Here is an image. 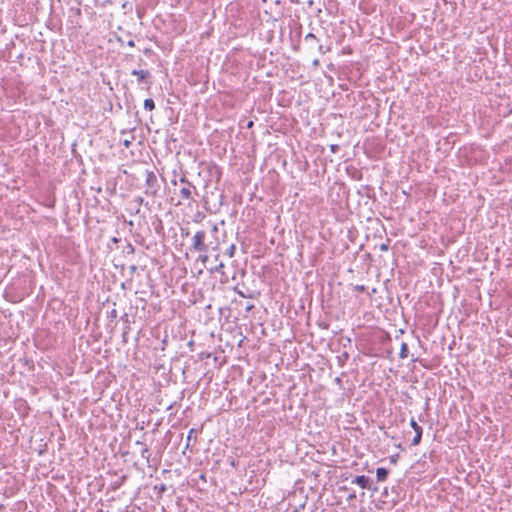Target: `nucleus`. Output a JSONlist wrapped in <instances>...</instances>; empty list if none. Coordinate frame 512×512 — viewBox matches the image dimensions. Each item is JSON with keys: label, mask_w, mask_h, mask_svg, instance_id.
Listing matches in <instances>:
<instances>
[{"label": "nucleus", "mask_w": 512, "mask_h": 512, "mask_svg": "<svg viewBox=\"0 0 512 512\" xmlns=\"http://www.w3.org/2000/svg\"><path fill=\"white\" fill-rule=\"evenodd\" d=\"M178 183L181 184V188L179 189L181 200L187 201L188 204L195 202L194 195L198 196L196 187L185 176L180 177L178 181L175 179L172 180V185L176 186Z\"/></svg>", "instance_id": "f257e3e1"}, {"label": "nucleus", "mask_w": 512, "mask_h": 512, "mask_svg": "<svg viewBox=\"0 0 512 512\" xmlns=\"http://www.w3.org/2000/svg\"><path fill=\"white\" fill-rule=\"evenodd\" d=\"M205 239L206 231H197L193 236V243L190 247V250L194 252L206 253L208 251V245L205 243Z\"/></svg>", "instance_id": "f03ea898"}, {"label": "nucleus", "mask_w": 512, "mask_h": 512, "mask_svg": "<svg viewBox=\"0 0 512 512\" xmlns=\"http://www.w3.org/2000/svg\"><path fill=\"white\" fill-rule=\"evenodd\" d=\"M145 184V194L149 196H155L159 190V185L157 176L153 171H146Z\"/></svg>", "instance_id": "7ed1b4c3"}, {"label": "nucleus", "mask_w": 512, "mask_h": 512, "mask_svg": "<svg viewBox=\"0 0 512 512\" xmlns=\"http://www.w3.org/2000/svg\"><path fill=\"white\" fill-rule=\"evenodd\" d=\"M410 426L414 430V433H416L412 440L411 445L417 446L421 442L423 429L420 425H418V423L415 421L414 418L410 419Z\"/></svg>", "instance_id": "20e7f679"}, {"label": "nucleus", "mask_w": 512, "mask_h": 512, "mask_svg": "<svg viewBox=\"0 0 512 512\" xmlns=\"http://www.w3.org/2000/svg\"><path fill=\"white\" fill-rule=\"evenodd\" d=\"M131 74L137 77V82L139 84L144 82L146 79H148L151 76V74L148 70L134 69V70H132Z\"/></svg>", "instance_id": "39448f33"}, {"label": "nucleus", "mask_w": 512, "mask_h": 512, "mask_svg": "<svg viewBox=\"0 0 512 512\" xmlns=\"http://www.w3.org/2000/svg\"><path fill=\"white\" fill-rule=\"evenodd\" d=\"M352 483L357 484L359 487L363 489L369 488L370 478L365 475H359L354 478Z\"/></svg>", "instance_id": "423d86ee"}, {"label": "nucleus", "mask_w": 512, "mask_h": 512, "mask_svg": "<svg viewBox=\"0 0 512 512\" xmlns=\"http://www.w3.org/2000/svg\"><path fill=\"white\" fill-rule=\"evenodd\" d=\"M136 444H137V445H141V446L143 447V448H142V450H141V452H140V455H141V457H142L143 459H145V460H146V462H147V463H149V462H150V451H149V449H148L147 445H146V444H144V443H143V442H141V441H137V442H136Z\"/></svg>", "instance_id": "0eeeda50"}, {"label": "nucleus", "mask_w": 512, "mask_h": 512, "mask_svg": "<svg viewBox=\"0 0 512 512\" xmlns=\"http://www.w3.org/2000/svg\"><path fill=\"white\" fill-rule=\"evenodd\" d=\"M389 475V470L384 467H379L376 469V477L378 481H385Z\"/></svg>", "instance_id": "6e6552de"}, {"label": "nucleus", "mask_w": 512, "mask_h": 512, "mask_svg": "<svg viewBox=\"0 0 512 512\" xmlns=\"http://www.w3.org/2000/svg\"><path fill=\"white\" fill-rule=\"evenodd\" d=\"M144 108L146 110L152 111L155 109V102L151 98H147L144 100Z\"/></svg>", "instance_id": "1a4fd4ad"}, {"label": "nucleus", "mask_w": 512, "mask_h": 512, "mask_svg": "<svg viewBox=\"0 0 512 512\" xmlns=\"http://www.w3.org/2000/svg\"><path fill=\"white\" fill-rule=\"evenodd\" d=\"M399 356H400L401 359H405V358L408 357V345H407V343L403 342L401 344Z\"/></svg>", "instance_id": "9d476101"}, {"label": "nucleus", "mask_w": 512, "mask_h": 512, "mask_svg": "<svg viewBox=\"0 0 512 512\" xmlns=\"http://www.w3.org/2000/svg\"><path fill=\"white\" fill-rule=\"evenodd\" d=\"M340 366H343L345 362L349 359V354L347 352H343L340 356L337 357Z\"/></svg>", "instance_id": "9b49d317"}, {"label": "nucleus", "mask_w": 512, "mask_h": 512, "mask_svg": "<svg viewBox=\"0 0 512 512\" xmlns=\"http://www.w3.org/2000/svg\"><path fill=\"white\" fill-rule=\"evenodd\" d=\"M236 251V245L231 244L228 249L226 250L225 254L228 255L230 258L234 257Z\"/></svg>", "instance_id": "f8f14e48"}, {"label": "nucleus", "mask_w": 512, "mask_h": 512, "mask_svg": "<svg viewBox=\"0 0 512 512\" xmlns=\"http://www.w3.org/2000/svg\"><path fill=\"white\" fill-rule=\"evenodd\" d=\"M196 429L192 428L190 429L189 433H188V436H187V443H186V449L189 448V445H190V441L193 437V435L196 433Z\"/></svg>", "instance_id": "ddd939ff"}, {"label": "nucleus", "mask_w": 512, "mask_h": 512, "mask_svg": "<svg viewBox=\"0 0 512 512\" xmlns=\"http://www.w3.org/2000/svg\"><path fill=\"white\" fill-rule=\"evenodd\" d=\"M124 251L127 253V254H134L135 253V247L131 244V243H127Z\"/></svg>", "instance_id": "4468645a"}, {"label": "nucleus", "mask_w": 512, "mask_h": 512, "mask_svg": "<svg viewBox=\"0 0 512 512\" xmlns=\"http://www.w3.org/2000/svg\"><path fill=\"white\" fill-rule=\"evenodd\" d=\"M304 39L306 42L317 41V37L313 33H308Z\"/></svg>", "instance_id": "2eb2a0df"}, {"label": "nucleus", "mask_w": 512, "mask_h": 512, "mask_svg": "<svg viewBox=\"0 0 512 512\" xmlns=\"http://www.w3.org/2000/svg\"><path fill=\"white\" fill-rule=\"evenodd\" d=\"M135 201H136V203H137V205H138V206L142 205V204H143V202H144L143 198H142V197H140V196H139V197H137V198L135 199ZM138 212H139V207H137V209H136V213H138Z\"/></svg>", "instance_id": "dca6fc26"}, {"label": "nucleus", "mask_w": 512, "mask_h": 512, "mask_svg": "<svg viewBox=\"0 0 512 512\" xmlns=\"http://www.w3.org/2000/svg\"><path fill=\"white\" fill-rule=\"evenodd\" d=\"M355 291L357 292H365L366 291V287L364 285H356L354 287Z\"/></svg>", "instance_id": "f3484780"}, {"label": "nucleus", "mask_w": 512, "mask_h": 512, "mask_svg": "<svg viewBox=\"0 0 512 512\" xmlns=\"http://www.w3.org/2000/svg\"><path fill=\"white\" fill-rule=\"evenodd\" d=\"M330 150H331V152H332V153H336V152H338V150H339V145H337V144H332V145H330Z\"/></svg>", "instance_id": "a211bd4d"}, {"label": "nucleus", "mask_w": 512, "mask_h": 512, "mask_svg": "<svg viewBox=\"0 0 512 512\" xmlns=\"http://www.w3.org/2000/svg\"><path fill=\"white\" fill-rule=\"evenodd\" d=\"M388 249H389V244L388 243H382L380 245V250L381 251L386 252V251H388Z\"/></svg>", "instance_id": "6ab92c4d"}, {"label": "nucleus", "mask_w": 512, "mask_h": 512, "mask_svg": "<svg viewBox=\"0 0 512 512\" xmlns=\"http://www.w3.org/2000/svg\"><path fill=\"white\" fill-rule=\"evenodd\" d=\"M328 50H329V48H328V49H324L323 45H321V44H320V45H318V51H319V53H321V54H325Z\"/></svg>", "instance_id": "aec40b11"}, {"label": "nucleus", "mask_w": 512, "mask_h": 512, "mask_svg": "<svg viewBox=\"0 0 512 512\" xmlns=\"http://www.w3.org/2000/svg\"><path fill=\"white\" fill-rule=\"evenodd\" d=\"M235 291L237 292V294L240 296V297H243V298H246V297H251V295L247 296L243 293V291H240L238 290L237 288H235Z\"/></svg>", "instance_id": "412c9836"}, {"label": "nucleus", "mask_w": 512, "mask_h": 512, "mask_svg": "<svg viewBox=\"0 0 512 512\" xmlns=\"http://www.w3.org/2000/svg\"><path fill=\"white\" fill-rule=\"evenodd\" d=\"M110 317L113 318V319L117 317V310L116 309H112L111 310Z\"/></svg>", "instance_id": "4be33fe9"}, {"label": "nucleus", "mask_w": 512, "mask_h": 512, "mask_svg": "<svg viewBox=\"0 0 512 512\" xmlns=\"http://www.w3.org/2000/svg\"><path fill=\"white\" fill-rule=\"evenodd\" d=\"M224 268V264L221 262L216 268H215V271L217 272H221L222 269Z\"/></svg>", "instance_id": "5701e85b"}, {"label": "nucleus", "mask_w": 512, "mask_h": 512, "mask_svg": "<svg viewBox=\"0 0 512 512\" xmlns=\"http://www.w3.org/2000/svg\"><path fill=\"white\" fill-rule=\"evenodd\" d=\"M120 512H135V509L134 508H130V507H125V509H123L122 511Z\"/></svg>", "instance_id": "b1692460"}, {"label": "nucleus", "mask_w": 512, "mask_h": 512, "mask_svg": "<svg viewBox=\"0 0 512 512\" xmlns=\"http://www.w3.org/2000/svg\"><path fill=\"white\" fill-rule=\"evenodd\" d=\"M312 64H313V66H314L315 68H317V67H319V65H320V61H319L318 59H314V60H313V62H312Z\"/></svg>", "instance_id": "393cba45"}, {"label": "nucleus", "mask_w": 512, "mask_h": 512, "mask_svg": "<svg viewBox=\"0 0 512 512\" xmlns=\"http://www.w3.org/2000/svg\"><path fill=\"white\" fill-rule=\"evenodd\" d=\"M164 491H166V485L165 484H161L160 487H159V493H163Z\"/></svg>", "instance_id": "a878e982"}, {"label": "nucleus", "mask_w": 512, "mask_h": 512, "mask_svg": "<svg viewBox=\"0 0 512 512\" xmlns=\"http://www.w3.org/2000/svg\"><path fill=\"white\" fill-rule=\"evenodd\" d=\"M127 45H128L129 47H134V46H135V42H134V40H129V41L127 42Z\"/></svg>", "instance_id": "bb28decb"}, {"label": "nucleus", "mask_w": 512, "mask_h": 512, "mask_svg": "<svg viewBox=\"0 0 512 512\" xmlns=\"http://www.w3.org/2000/svg\"><path fill=\"white\" fill-rule=\"evenodd\" d=\"M131 142L129 140H124L123 145L128 148L130 146Z\"/></svg>", "instance_id": "cd10ccee"}, {"label": "nucleus", "mask_w": 512, "mask_h": 512, "mask_svg": "<svg viewBox=\"0 0 512 512\" xmlns=\"http://www.w3.org/2000/svg\"><path fill=\"white\" fill-rule=\"evenodd\" d=\"M136 270H137V266H135V265L130 266V272L131 273L136 272Z\"/></svg>", "instance_id": "c85d7f7f"}, {"label": "nucleus", "mask_w": 512, "mask_h": 512, "mask_svg": "<svg viewBox=\"0 0 512 512\" xmlns=\"http://www.w3.org/2000/svg\"><path fill=\"white\" fill-rule=\"evenodd\" d=\"M301 508H304V505H302L300 507H295L291 512H300Z\"/></svg>", "instance_id": "c756f323"}, {"label": "nucleus", "mask_w": 512, "mask_h": 512, "mask_svg": "<svg viewBox=\"0 0 512 512\" xmlns=\"http://www.w3.org/2000/svg\"><path fill=\"white\" fill-rule=\"evenodd\" d=\"M254 308V305L253 304H250L246 307V311H251L252 309Z\"/></svg>", "instance_id": "7c9ffc66"}, {"label": "nucleus", "mask_w": 512, "mask_h": 512, "mask_svg": "<svg viewBox=\"0 0 512 512\" xmlns=\"http://www.w3.org/2000/svg\"><path fill=\"white\" fill-rule=\"evenodd\" d=\"M200 479H201V480H203L204 482H206V476H205V474H201V475H200Z\"/></svg>", "instance_id": "2f4dec72"}, {"label": "nucleus", "mask_w": 512, "mask_h": 512, "mask_svg": "<svg viewBox=\"0 0 512 512\" xmlns=\"http://www.w3.org/2000/svg\"><path fill=\"white\" fill-rule=\"evenodd\" d=\"M218 230L217 226L216 225H213L212 227V231L216 232Z\"/></svg>", "instance_id": "473e14b6"}, {"label": "nucleus", "mask_w": 512, "mask_h": 512, "mask_svg": "<svg viewBox=\"0 0 512 512\" xmlns=\"http://www.w3.org/2000/svg\"><path fill=\"white\" fill-rule=\"evenodd\" d=\"M126 334H127V332H126V331H124V332H123V339H124V341H125V342H126Z\"/></svg>", "instance_id": "72a5a7b5"}, {"label": "nucleus", "mask_w": 512, "mask_h": 512, "mask_svg": "<svg viewBox=\"0 0 512 512\" xmlns=\"http://www.w3.org/2000/svg\"><path fill=\"white\" fill-rule=\"evenodd\" d=\"M391 462L395 463L396 459L394 457H391Z\"/></svg>", "instance_id": "f704fd0d"}, {"label": "nucleus", "mask_w": 512, "mask_h": 512, "mask_svg": "<svg viewBox=\"0 0 512 512\" xmlns=\"http://www.w3.org/2000/svg\"><path fill=\"white\" fill-rule=\"evenodd\" d=\"M252 125H253V122H252V121H250V122L248 123V127H251Z\"/></svg>", "instance_id": "c9c22d12"}]
</instances>
